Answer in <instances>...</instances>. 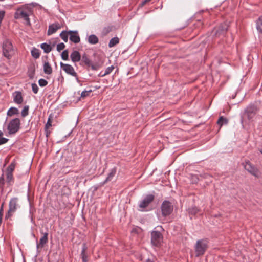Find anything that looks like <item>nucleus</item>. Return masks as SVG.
Instances as JSON below:
<instances>
[{"label":"nucleus","instance_id":"f257e3e1","mask_svg":"<svg viewBox=\"0 0 262 262\" xmlns=\"http://www.w3.org/2000/svg\"><path fill=\"white\" fill-rule=\"evenodd\" d=\"M257 107L254 105H249L241 115V122L243 126L248 124L254 120L257 113Z\"/></svg>","mask_w":262,"mask_h":262},{"label":"nucleus","instance_id":"f03ea898","mask_svg":"<svg viewBox=\"0 0 262 262\" xmlns=\"http://www.w3.org/2000/svg\"><path fill=\"white\" fill-rule=\"evenodd\" d=\"M32 13V9L30 5L27 4L17 9L15 13V18H23L26 21L27 25L30 24L29 16Z\"/></svg>","mask_w":262,"mask_h":262},{"label":"nucleus","instance_id":"7ed1b4c3","mask_svg":"<svg viewBox=\"0 0 262 262\" xmlns=\"http://www.w3.org/2000/svg\"><path fill=\"white\" fill-rule=\"evenodd\" d=\"M208 242L207 239L198 240L194 246L195 256H200L204 254L208 248Z\"/></svg>","mask_w":262,"mask_h":262},{"label":"nucleus","instance_id":"20e7f679","mask_svg":"<svg viewBox=\"0 0 262 262\" xmlns=\"http://www.w3.org/2000/svg\"><path fill=\"white\" fill-rule=\"evenodd\" d=\"M3 52L5 57L9 58L14 54V50L13 49L11 42L8 39H6L3 43Z\"/></svg>","mask_w":262,"mask_h":262},{"label":"nucleus","instance_id":"39448f33","mask_svg":"<svg viewBox=\"0 0 262 262\" xmlns=\"http://www.w3.org/2000/svg\"><path fill=\"white\" fill-rule=\"evenodd\" d=\"M155 196L153 194H149L145 196L143 200L140 201L138 203L139 209L141 211L145 210V208L154 201Z\"/></svg>","mask_w":262,"mask_h":262},{"label":"nucleus","instance_id":"423d86ee","mask_svg":"<svg viewBox=\"0 0 262 262\" xmlns=\"http://www.w3.org/2000/svg\"><path fill=\"white\" fill-rule=\"evenodd\" d=\"M19 207L18 204V199L17 198H12L9 204V210L7 213L5 215L6 218L10 217L12 214L15 212L17 208Z\"/></svg>","mask_w":262,"mask_h":262},{"label":"nucleus","instance_id":"0eeeda50","mask_svg":"<svg viewBox=\"0 0 262 262\" xmlns=\"http://www.w3.org/2000/svg\"><path fill=\"white\" fill-rule=\"evenodd\" d=\"M20 121L19 118H16L11 120L8 125V130L10 134H14L19 128Z\"/></svg>","mask_w":262,"mask_h":262},{"label":"nucleus","instance_id":"6e6552de","mask_svg":"<svg viewBox=\"0 0 262 262\" xmlns=\"http://www.w3.org/2000/svg\"><path fill=\"white\" fill-rule=\"evenodd\" d=\"M161 211L163 216H168L173 211V207L172 204L168 201H164L161 205Z\"/></svg>","mask_w":262,"mask_h":262},{"label":"nucleus","instance_id":"1a4fd4ad","mask_svg":"<svg viewBox=\"0 0 262 262\" xmlns=\"http://www.w3.org/2000/svg\"><path fill=\"white\" fill-rule=\"evenodd\" d=\"M60 66L62 69L67 74L70 75L73 77H75L77 82L79 83L80 82L77 76V74L72 66H71L70 64H65L62 62H60Z\"/></svg>","mask_w":262,"mask_h":262},{"label":"nucleus","instance_id":"9d476101","mask_svg":"<svg viewBox=\"0 0 262 262\" xmlns=\"http://www.w3.org/2000/svg\"><path fill=\"white\" fill-rule=\"evenodd\" d=\"M245 169L248 171L250 173L252 174L255 177H259L258 169L249 161H247L245 163H243Z\"/></svg>","mask_w":262,"mask_h":262},{"label":"nucleus","instance_id":"9b49d317","mask_svg":"<svg viewBox=\"0 0 262 262\" xmlns=\"http://www.w3.org/2000/svg\"><path fill=\"white\" fill-rule=\"evenodd\" d=\"M163 236L158 231H153L151 233V242L153 245L158 246L162 242Z\"/></svg>","mask_w":262,"mask_h":262},{"label":"nucleus","instance_id":"f8f14e48","mask_svg":"<svg viewBox=\"0 0 262 262\" xmlns=\"http://www.w3.org/2000/svg\"><path fill=\"white\" fill-rule=\"evenodd\" d=\"M48 233L47 232H45L43 233V236L40 239L39 243H38V241H36V251L38 254L40 251V249L43 247L44 245L48 243Z\"/></svg>","mask_w":262,"mask_h":262},{"label":"nucleus","instance_id":"ddd939ff","mask_svg":"<svg viewBox=\"0 0 262 262\" xmlns=\"http://www.w3.org/2000/svg\"><path fill=\"white\" fill-rule=\"evenodd\" d=\"M68 33L70 34L69 38L71 41L75 43L80 42V39L77 31H70L68 32Z\"/></svg>","mask_w":262,"mask_h":262},{"label":"nucleus","instance_id":"4468645a","mask_svg":"<svg viewBox=\"0 0 262 262\" xmlns=\"http://www.w3.org/2000/svg\"><path fill=\"white\" fill-rule=\"evenodd\" d=\"M228 28V25L227 23L221 24L215 31V35L220 36L224 35Z\"/></svg>","mask_w":262,"mask_h":262},{"label":"nucleus","instance_id":"2eb2a0df","mask_svg":"<svg viewBox=\"0 0 262 262\" xmlns=\"http://www.w3.org/2000/svg\"><path fill=\"white\" fill-rule=\"evenodd\" d=\"M13 101L15 103L20 104L23 102V97L20 92H15L13 93Z\"/></svg>","mask_w":262,"mask_h":262},{"label":"nucleus","instance_id":"dca6fc26","mask_svg":"<svg viewBox=\"0 0 262 262\" xmlns=\"http://www.w3.org/2000/svg\"><path fill=\"white\" fill-rule=\"evenodd\" d=\"M70 57L71 60L74 62H76L80 60L81 56L79 52L74 51L71 54Z\"/></svg>","mask_w":262,"mask_h":262},{"label":"nucleus","instance_id":"f3484780","mask_svg":"<svg viewBox=\"0 0 262 262\" xmlns=\"http://www.w3.org/2000/svg\"><path fill=\"white\" fill-rule=\"evenodd\" d=\"M88 42L91 45H95L98 42V38L94 34L90 35L87 38Z\"/></svg>","mask_w":262,"mask_h":262},{"label":"nucleus","instance_id":"a211bd4d","mask_svg":"<svg viewBox=\"0 0 262 262\" xmlns=\"http://www.w3.org/2000/svg\"><path fill=\"white\" fill-rule=\"evenodd\" d=\"M59 28V25L57 24L50 25L48 31V35H50L55 33Z\"/></svg>","mask_w":262,"mask_h":262},{"label":"nucleus","instance_id":"6ab92c4d","mask_svg":"<svg viewBox=\"0 0 262 262\" xmlns=\"http://www.w3.org/2000/svg\"><path fill=\"white\" fill-rule=\"evenodd\" d=\"M43 71L45 74L48 75H50L52 73V69L48 61L44 62Z\"/></svg>","mask_w":262,"mask_h":262},{"label":"nucleus","instance_id":"aec40b11","mask_svg":"<svg viewBox=\"0 0 262 262\" xmlns=\"http://www.w3.org/2000/svg\"><path fill=\"white\" fill-rule=\"evenodd\" d=\"M116 171H117L116 168L114 167V168L111 169L107 177L106 178V179H105V180L103 183L105 184V183L107 182L108 181L112 180V179L113 178V177L115 176V175L116 173Z\"/></svg>","mask_w":262,"mask_h":262},{"label":"nucleus","instance_id":"412c9836","mask_svg":"<svg viewBox=\"0 0 262 262\" xmlns=\"http://www.w3.org/2000/svg\"><path fill=\"white\" fill-rule=\"evenodd\" d=\"M40 47L46 53H49L52 50L51 46L47 43L41 44Z\"/></svg>","mask_w":262,"mask_h":262},{"label":"nucleus","instance_id":"4be33fe9","mask_svg":"<svg viewBox=\"0 0 262 262\" xmlns=\"http://www.w3.org/2000/svg\"><path fill=\"white\" fill-rule=\"evenodd\" d=\"M87 247L85 244H83L82 245V249L81 253V256L83 262H87V257L85 254Z\"/></svg>","mask_w":262,"mask_h":262},{"label":"nucleus","instance_id":"5701e85b","mask_svg":"<svg viewBox=\"0 0 262 262\" xmlns=\"http://www.w3.org/2000/svg\"><path fill=\"white\" fill-rule=\"evenodd\" d=\"M119 42V39L117 37L112 38L109 41L108 47L112 48L116 46Z\"/></svg>","mask_w":262,"mask_h":262},{"label":"nucleus","instance_id":"b1692460","mask_svg":"<svg viewBox=\"0 0 262 262\" xmlns=\"http://www.w3.org/2000/svg\"><path fill=\"white\" fill-rule=\"evenodd\" d=\"M19 113V110L16 107H11L7 112V115L12 116Z\"/></svg>","mask_w":262,"mask_h":262},{"label":"nucleus","instance_id":"393cba45","mask_svg":"<svg viewBox=\"0 0 262 262\" xmlns=\"http://www.w3.org/2000/svg\"><path fill=\"white\" fill-rule=\"evenodd\" d=\"M256 28L259 33H262V16L256 21Z\"/></svg>","mask_w":262,"mask_h":262},{"label":"nucleus","instance_id":"a878e982","mask_svg":"<svg viewBox=\"0 0 262 262\" xmlns=\"http://www.w3.org/2000/svg\"><path fill=\"white\" fill-rule=\"evenodd\" d=\"M31 55L34 58H38L40 56L39 50L35 48H33L31 50Z\"/></svg>","mask_w":262,"mask_h":262},{"label":"nucleus","instance_id":"bb28decb","mask_svg":"<svg viewBox=\"0 0 262 262\" xmlns=\"http://www.w3.org/2000/svg\"><path fill=\"white\" fill-rule=\"evenodd\" d=\"M60 36L64 42H67L68 40L69 36H70V34L68 33V32L62 31L60 34Z\"/></svg>","mask_w":262,"mask_h":262},{"label":"nucleus","instance_id":"cd10ccee","mask_svg":"<svg viewBox=\"0 0 262 262\" xmlns=\"http://www.w3.org/2000/svg\"><path fill=\"white\" fill-rule=\"evenodd\" d=\"M6 181L8 185H11L13 183V174L7 172Z\"/></svg>","mask_w":262,"mask_h":262},{"label":"nucleus","instance_id":"c85d7f7f","mask_svg":"<svg viewBox=\"0 0 262 262\" xmlns=\"http://www.w3.org/2000/svg\"><path fill=\"white\" fill-rule=\"evenodd\" d=\"M227 119L223 116L220 117L217 121V124L220 126H222L223 124H227Z\"/></svg>","mask_w":262,"mask_h":262},{"label":"nucleus","instance_id":"c756f323","mask_svg":"<svg viewBox=\"0 0 262 262\" xmlns=\"http://www.w3.org/2000/svg\"><path fill=\"white\" fill-rule=\"evenodd\" d=\"M81 60L86 65L89 66L91 63V60L85 54L82 55Z\"/></svg>","mask_w":262,"mask_h":262},{"label":"nucleus","instance_id":"7c9ffc66","mask_svg":"<svg viewBox=\"0 0 262 262\" xmlns=\"http://www.w3.org/2000/svg\"><path fill=\"white\" fill-rule=\"evenodd\" d=\"M29 106H25L24 108L23 109L21 115L22 117H25L28 115V111H29Z\"/></svg>","mask_w":262,"mask_h":262},{"label":"nucleus","instance_id":"2f4dec72","mask_svg":"<svg viewBox=\"0 0 262 262\" xmlns=\"http://www.w3.org/2000/svg\"><path fill=\"white\" fill-rule=\"evenodd\" d=\"M15 168V164L13 163H11V164L8 167L7 169V173H12L13 170Z\"/></svg>","mask_w":262,"mask_h":262},{"label":"nucleus","instance_id":"473e14b6","mask_svg":"<svg viewBox=\"0 0 262 262\" xmlns=\"http://www.w3.org/2000/svg\"><path fill=\"white\" fill-rule=\"evenodd\" d=\"M61 58L64 60H67L69 57V53L68 50H64L61 53Z\"/></svg>","mask_w":262,"mask_h":262},{"label":"nucleus","instance_id":"72a5a7b5","mask_svg":"<svg viewBox=\"0 0 262 262\" xmlns=\"http://www.w3.org/2000/svg\"><path fill=\"white\" fill-rule=\"evenodd\" d=\"M114 69V67L113 66L107 67L104 71V75H107L110 74L113 71V70Z\"/></svg>","mask_w":262,"mask_h":262},{"label":"nucleus","instance_id":"f704fd0d","mask_svg":"<svg viewBox=\"0 0 262 262\" xmlns=\"http://www.w3.org/2000/svg\"><path fill=\"white\" fill-rule=\"evenodd\" d=\"M38 83L40 86L43 87L47 85L48 82L44 79H40L38 81Z\"/></svg>","mask_w":262,"mask_h":262},{"label":"nucleus","instance_id":"c9c22d12","mask_svg":"<svg viewBox=\"0 0 262 262\" xmlns=\"http://www.w3.org/2000/svg\"><path fill=\"white\" fill-rule=\"evenodd\" d=\"M32 90L34 94H37L38 91V87L36 83H32Z\"/></svg>","mask_w":262,"mask_h":262},{"label":"nucleus","instance_id":"e433bc0d","mask_svg":"<svg viewBox=\"0 0 262 262\" xmlns=\"http://www.w3.org/2000/svg\"><path fill=\"white\" fill-rule=\"evenodd\" d=\"M188 211L190 214H195L198 212V209L196 207H193L191 208H189Z\"/></svg>","mask_w":262,"mask_h":262},{"label":"nucleus","instance_id":"4c0bfd02","mask_svg":"<svg viewBox=\"0 0 262 262\" xmlns=\"http://www.w3.org/2000/svg\"><path fill=\"white\" fill-rule=\"evenodd\" d=\"M65 48V45L63 43H60L57 46V50L59 52Z\"/></svg>","mask_w":262,"mask_h":262},{"label":"nucleus","instance_id":"58836bf2","mask_svg":"<svg viewBox=\"0 0 262 262\" xmlns=\"http://www.w3.org/2000/svg\"><path fill=\"white\" fill-rule=\"evenodd\" d=\"M91 92V91H82V93H81V97H86L87 96H88L90 93Z\"/></svg>","mask_w":262,"mask_h":262},{"label":"nucleus","instance_id":"ea45409f","mask_svg":"<svg viewBox=\"0 0 262 262\" xmlns=\"http://www.w3.org/2000/svg\"><path fill=\"white\" fill-rule=\"evenodd\" d=\"M8 141V139L2 137L0 138V145L6 143Z\"/></svg>","mask_w":262,"mask_h":262},{"label":"nucleus","instance_id":"a19ab883","mask_svg":"<svg viewBox=\"0 0 262 262\" xmlns=\"http://www.w3.org/2000/svg\"><path fill=\"white\" fill-rule=\"evenodd\" d=\"M51 123H52V121L51 120V118H50V117H49L48 120V121L46 124V127L47 128H49V127L51 126V125H52Z\"/></svg>","mask_w":262,"mask_h":262},{"label":"nucleus","instance_id":"79ce46f5","mask_svg":"<svg viewBox=\"0 0 262 262\" xmlns=\"http://www.w3.org/2000/svg\"><path fill=\"white\" fill-rule=\"evenodd\" d=\"M98 76H99V77H104V76H106V75H104V73H103V72H101L99 73V74L98 75Z\"/></svg>","mask_w":262,"mask_h":262},{"label":"nucleus","instance_id":"37998d69","mask_svg":"<svg viewBox=\"0 0 262 262\" xmlns=\"http://www.w3.org/2000/svg\"><path fill=\"white\" fill-rule=\"evenodd\" d=\"M151 0H143L142 2V5H145L146 3L150 2Z\"/></svg>","mask_w":262,"mask_h":262},{"label":"nucleus","instance_id":"c03bdc74","mask_svg":"<svg viewBox=\"0 0 262 262\" xmlns=\"http://www.w3.org/2000/svg\"><path fill=\"white\" fill-rule=\"evenodd\" d=\"M33 76H34V71H33L32 73H30L29 74V77L30 78H32L33 77Z\"/></svg>","mask_w":262,"mask_h":262},{"label":"nucleus","instance_id":"a18cd8bd","mask_svg":"<svg viewBox=\"0 0 262 262\" xmlns=\"http://www.w3.org/2000/svg\"><path fill=\"white\" fill-rule=\"evenodd\" d=\"M3 133L2 131L0 130V138L3 137Z\"/></svg>","mask_w":262,"mask_h":262},{"label":"nucleus","instance_id":"49530a36","mask_svg":"<svg viewBox=\"0 0 262 262\" xmlns=\"http://www.w3.org/2000/svg\"><path fill=\"white\" fill-rule=\"evenodd\" d=\"M146 262H154L152 260H151V259H147L146 260Z\"/></svg>","mask_w":262,"mask_h":262},{"label":"nucleus","instance_id":"de8ad7c7","mask_svg":"<svg viewBox=\"0 0 262 262\" xmlns=\"http://www.w3.org/2000/svg\"><path fill=\"white\" fill-rule=\"evenodd\" d=\"M92 69L93 70H96V69L95 68V67H94V66H92Z\"/></svg>","mask_w":262,"mask_h":262},{"label":"nucleus","instance_id":"09e8293b","mask_svg":"<svg viewBox=\"0 0 262 262\" xmlns=\"http://www.w3.org/2000/svg\"><path fill=\"white\" fill-rule=\"evenodd\" d=\"M259 151L260 152V153L262 154V148L261 149H259Z\"/></svg>","mask_w":262,"mask_h":262},{"label":"nucleus","instance_id":"8fccbe9b","mask_svg":"<svg viewBox=\"0 0 262 262\" xmlns=\"http://www.w3.org/2000/svg\"><path fill=\"white\" fill-rule=\"evenodd\" d=\"M31 5H32L33 6H35V5L33 3H32Z\"/></svg>","mask_w":262,"mask_h":262}]
</instances>
